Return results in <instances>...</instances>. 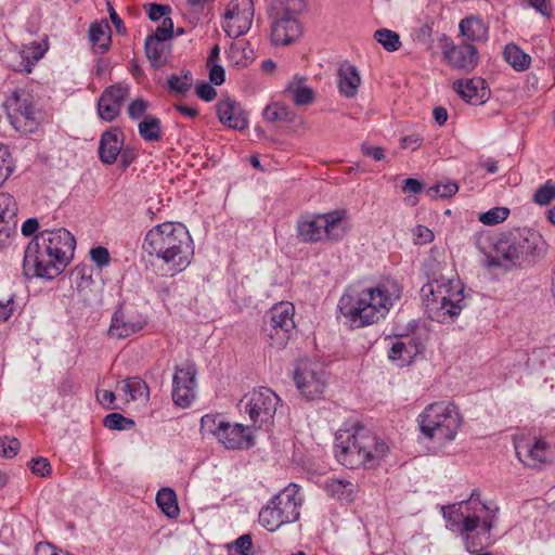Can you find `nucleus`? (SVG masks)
<instances>
[{
	"label": "nucleus",
	"instance_id": "423d86ee",
	"mask_svg": "<svg viewBox=\"0 0 555 555\" xmlns=\"http://www.w3.org/2000/svg\"><path fill=\"white\" fill-rule=\"evenodd\" d=\"M421 433L429 440L451 441L462 424L459 408L452 402H434L418 415Z\"/></svg>",
	"mask_w": 555,
	"mask_h": 555
},
{
	"label": "nucleus",
	"instance_id": "c85d7f7f",
	"mask_svg": "<svg viewBox=\"0 0 555 555\" xmlns=\"http://www.w3.org/2000/svg\"><path fill=\"white\" fill-rule=\"evenodd\" d=\"M122 147V132L118 128L102 133L99 144V156L102 163L114 164Z\"/></svg>",
	"mask_w": 555,
	"mask_h": 555
},
{
	"label": "nucleus",
	"instance_id": "393cba45",
	"mask_svg": "<svg viewBox=\"0 0 555 555\" xmlns=\"http://www.w3.org/2000/svg\"><path fill=\"white\" fill-rule=\"evenodd\" d=\"M217 439L227 449H248L254 446V439L247 426L227 421Z\"/></svg>",
	"mask_w": 555,
	"mask_h": 555
},
{
	"label": "nucleus",
	"instance_id": "473e14b6",
	"mask_svg": "<svg viewBox=\"0 0 555 555\" xmlns=\"http://www.w3.org/2000/svg\"><path fill=\"white\" fill-rule=\"evenodd\" d=\"M420 352L418 345L412 338L406 340H397L393 343L389 351V359L392 361H401L400 365L409 364L411 360Z\"/></svg>",
	"mask_w": 555,
	"mask_h": 555
},
{
	"label": "nucleus",
	"instance_id": "680f3d73",
	"mask_svg": "<svg viewBox=\"0 0 555 555\" xmlns=\"http://www.w3.org/2000/svg\"><path fill=\"white\" fill-rule=\"evenodd\" d=\"M146 108H147L146 102L142 99H137V100L132 101L130 103V105L128 106V115L132 119H138L139 117H141L144 114Z\"/></svg>",
	"mask_w": 555,
	"mask_h": 555
},
{
	"label": "nucleus",
	"instance_id": "1a4fd4ad",
	"mask_svg": "<svg viewBox=\"0 0 555 555\" xmlns=\"http://www.w3.org/2000/svg\"><path fill=\"white\" fill-rule=\"evenodd\" d=\"M305 2H271L268 12L271 18V41L275 47L295 42L302 33L299 14Z\"/></svg>",
	"mask_w": 555,
	"mask_h": 555
},
{
	"label": "nucleus",
	"instance_id": "864d4df0",
	"mask_svg": "<svg viewBox=\"0 0 555 555\" xmlns=\"http://www.w3.org/2000/svg\"><path fill=\"white\" fill-rule=\"evenodd\" d=\"M173 33V22L170 17H165L159 26L156 27L155 31L151 34L149 37L157 38L160 41H165L168 43V40L171 39Z\"/></svg>",
	"mask_w": 555,
	"mask_h": 555
},
{
	"label": "nucleus",
	"instance_id": "338daca9",
	"mask_svg": "<svg viewBox=\"0 0 555 555\" xmlns=\"http://www.w3.org/2000/svg\"><path fill=\"white\" fill-rule=\"evenodd\" d=\"M98 401L100 404L104 405L107 409H116L113 404L115 400V393L111 390H102L96 393Z\"/></svg>",
	"mask_w": 555,
	"mask_h": 555
},
{
	"label": "nucleus",
	"instance_id": "6ab92c4d",
	"mask_svg": "<svg viewBox=\"0 0 555 555\" xmlns=\"http://www.w3.org/2000/svg\"><path fill=\"white\" fill-rule=\"evenodd\" d=\"M146 325L145 318L135 310L118 307L113 313L108 335L113 338H127Z\"/></svg>",
	"mask_w": 555,
	"mask_h": 555
},
{
	"label": "nucleus",
	"instance_id": "ea45409f",
	"mask_svg": "<svg viewBox=\"0 0 555 555\" xmlns=\"http://www.w3.org/2000/svg\"><path fill=\"white\" fill-rule=\"evenodd\" d=\"M167 42L160 41L157 38L146 37L144 44L145 55L151 61L154 67L159 66L162 57L165 51L167 50Z\"/></svg>",
	"mask_w": 555,
	"mask_h": 555
},
{
	"label": "nucleus",
	"instance_id": "9d476101",
	"mask_svg": "<svg viewBox=\"0 0 555 555\" xmlns=\"http://www.w3.org/2000/svg\"><path fill=\"white\" fill-rule=\"evenodd\" d=\"M3 108L15 130L33 132L38 124L39 112L33 95L26 90H14L3 102Z\"/></svg>",
	"mask_w": 555,
	"mask_h": 555
},
{
	"label": "nucleus",
	"instance_id": "0e129e2a",
	"mask_svg": "<svg viewBox=\"0 0 555 555\" xmlns=\"http://www.w3.org/2000/svg\"><path fill=\"white\" fill-rule=\"evenodd\" d=\"M361 152L363 155L372 157L376 162H380L385 158L384 149L378 146H369L363 144L361 146Z\"/></svg>",
	"mask_w": 555,
	"mask_h": 555
},
{
	"label": "nucleus",
	"instance_id": "0eeeda50",
	"mask_svg": "<svg viewBox=\"0 0 555 555\" xmlns=\"http://www.w3.org/2000/svg\"><path fill=\"white\" fill-rule=\"evenodd\" d=\"M302 503L300 487L289 483L260 509L259 524L269 531H275L283 525L295 522L300 517Z\"/></svg>",
	"mask_w": 555,
	"mask_h": 555
},
{
	"label": "nucleus",
	"instance_id": "774afa93",
	"mask_svg": "<svg viewBox=\"0 0 555 555\" xmlns=\"http://www.w3.org/2000/svg\"><path fill=\"white\" fill-rule=\"evenodd\" d=\"M402 190L405 193L417 194L422 192L423 184L417 179L408 178L403 181Z\"/></svg>",
	"mask_w": 555,
	"mask_h": 555
},
{
	"label": "nucleus",
	"instance_id": "f704fd0d",
	"mask_svg": "<svg viewBox=\"0 0 555 555\" xmlns=\"http://www.w3.org/2000/svg\"><path fill=\"white\" fill-rule=\"evenodd\" d=\"M460 33L463 37L472 41H482L487 39L488 29L481 20L475 16H468L461 21Z\"/></svg>",
	"mask_w": 555,
	"mask_h": 555
},
{
	"label": "nucleus",
	"instance_id": "20e7f679",
	"mask_svg": "<svg viewBox=\"0 0 555 555\" xmlns=\"http://www.w3.org/2000/svg\"><path fill=\"white\" fill-rule=\"evenodd\" d=\"M387 450L385 441L359 424L340 428L335 436V456L350 469L377 466Z\"/></svg>",
	"mask_w": 555,
	"mask_h": 555
},
{
	"label": "nucleus",
	"instance_id": "6e6552de",
	"mask_svg": "<svg viewBox=\"0 0 555 555\" xmlns=\"http://www.w3.org/2000/svg\"><path fill=\"white\" fill-rule=\"evenodd\" d=\"M346 219L345 209L301 216L297 221V235L305 243H317L324 238L339 241L346 233Z\"/></svg>",
	"mask_w": 555,
	"mask_h": 555
},
{
	"label": "nucleus",
	"instance_id": "c756f323",
	"mask_svg": "<svg viewBox=\"0 0 555 555\" xmlns=\"http://www.w3.org/2000/svg\"><path fill=\"white\" fill-rule=\"evenodd\" d=\"M337 77L340 94L349 99L354 98L361 83V77L357 67L345 62L339 66Z\"/></svg>",
	"mask_w": 555,
	"mask_h": 555
},
{
	"label": "nucleus",
	"instance_id": "a19ab883",
	"mask_svg": "<svg viewBox=\"0 0 555 555\" xmlns=\"http://www.w3.org/2000/svg\"><path fill=\"white\" fill-rule=\"evenodd\" d=\"M374 39L388 52H395L401 47L399 35L387 28L376 30L374 33Z\"/></svg>",
	"mask_w": 555,
	"mask_h": 555
},
{
	"label": "nucleus",
	"instance_id": "5fc2aeb1",
	"mask_svg": "<svg viewBox=\"0 0 555 555\" xmlns=\"http://www.w3.org/2000/svg\"><path fill=\"white\" fill-rule=\"evenodd\" d=\"M90 258L99 268L108 266L111 261L108 249L103 246L92 248L90 250Z\"/></svg>",
	"mask_w": 555,
	"mask_h": 555
},
{
	"label": "nucleus",
	"instance_id": "e2e57ef3",
	"mask_svg": "<svg viewBox=\"0 0 555 555\" xmlns=\"http://www.w3.org/2000/svg\"><path fill=\"white\" fill-rule=\"evenodd\" d=\"M414 234L416 244H426L434 240V233L424 225H417Z\"/></svg>",
	"mask_w": 555,
	"mask_h": 555
},
{
	"label": "nucleus",
	"instance_id": "4c0bfd02",
	"mask_svg": "<svg viewBox=\"0 0 555 555\" xmlns=\"http://www.w3.org/2000/svg\"><path fill=\"white\" fill-rule=\"evenodd\" d=\"M108 29L109 27L107 24L101 25L94 23L90 26L89 38L93 47L96 49V52L104 53L108 50L111 41Z\"/></svg>",
	"mask_w": 555,
	"mask_h": 555
},
{
	"label": "nucleus",
	"instance_id": "ddd939ff",
	"mask_svg": "<svg viewBox=\"0 0 555 555\" xmlns=\"http://www.w3.org/2000/svg\"><path fill=\"white\" fill-rule=\"evenodd\" d=\"M467 503L468 507L473 508V512L466 517L463 530L475 531L479 525H481V530L477 535H485L486 540L489 542L490 532L494 527V521L500 511L499 506L494 503L481 502L480 491L478 489L473 490L470 496L467 499Z\"/></svg>",
	"mask_w": 555,
	"mask_h": 555
},
{
	"label": "nucleus",
	"instance_id": "a878e982",
	"mask_svg": "<svg viewBox=\"0 0 555 555\" xmlns=\"http://www.w3.org/2000/svg\"><path fill=\"white\" fill-rule=\"evenodd\" d=\"M17 203L9 193H0V246L5 244L17 224Z\"/></svg>",
	"mask_w": 555,
	"mask_h": 555
},
{
	"label": "nucleus",
	"instance_id": "bf43d9fd",
	"mask_svg": "<svg viewBox=\"0 0 555 555\" xmlns=\"http://www.w3.org/2000/svg\"><path fill=\"white\" fill-rule=\"evenodd\" d=\"M195 92L199 99L206 102H210L217 96L216 89L211 85L204 81L196 86Z\"/></svg>",
	"mask_w": 555,
	"mask_h": 555
},
{
	"label": "nucleus",
	"instance_id": "58836bf2",
	"mask_svg": "<svg viewBox=\"0 0 555 555\" xmlns=\"http://www.w3.org/2000/svg\"><path fill=\"white\" fill-rule=\"evenodd\" d=\"M139 133L145 141H159L162 138L160 120L152 115L144 116L139 124Z\"/></svg>",
	"mask_w": 555,
	"mask_h": 555
},
{
	"label": "nucleus",
	"instance_id": "c9c22d12",
	"mask_svg": "<svg viewBox=\"0 0 555 555\" xmlns=\"http://www.w3.org/2000/svg\"><path fill=\"white\" fill-rule=\"evenodd\" d=\"M504 59L517 72L526 70L531 63V56L514 43L505 47Z\"/></svg>",
	"mask_w": 555,
	"mask_h": 555
},
{
	"label": "nucleus",
	"instance_id": "7c9ffc66",
	"mask_svg": "<svg viewBox=\"0 0 555 555\" xmlns=\"http://www.w3.org/2000/svg\"><path fill=\"white\" fill-rule=\"evenodd\" d=\"M323 488L330 496L341 503H351L357 498V487L348 480L327 479Z\"/></svg>",
	"mask_w": 555,
	"mask_h": 555
},
{
	"label": "nucleus",
	"instance_id": "7ed1b4c3",
	"mask_svg": "<svg viewBox=\"0 0 555 555\" xmlns=\"http://www.w3.org/2000/svg\"><path fill=\"white\" fill-rule=\"evenodd\" d=\"M400 297L401 288L398 283L387 282L361 292L344 294L338 308L350 327L360 328L383 319Z\"/></svg>",
	"mask_w": 555,
	"mask_h": 555
},
{
	"label": "nucleus",
	"instance_id": "13d9d810",
	"mask_svg": "<svg viewBox=\"0 0 555 555\" xmlns=\"http://www.w3.org/2000/svg\"><path fill=\"white\" fill-rule=\"evenodd\" d=\"M171 8L169 5L158 4L152 2L149 8V16L152 21H158L160 18L169 17Z\"/></svg>",
	"mask_w": 555,
	"mask_h": 555
},
{
	"label": "nucleus",
	"instance_id": "3c124183",
	"mask_svg": "<svg viewBox=\"0 0 555 555\" xmlns=\"http://www.w3.org/2000/svg\"><path fill=\"white\" fill-rule=\"evenodd\" d=\"M21 448L18 439L4 436L0 438V455L7 459L15 456Z\"/></svg>",
	"mask_w": 555,
	"mask_h": 555
},
{
	"label": "nucleus",
	"instance_id": "5701e85b",
	"mask_svg": "<svg viewBox=\"0 0 555 555\" xmlns=\"http://www.w3.org/2000/svg\"><path fill=\"white\" fill-rule=\"evenodd\" d=\"M443 56L452 68L463 72L473 70L478 63L477 49L469 43L446 46Z\"/></svg>",
	"mask_w": 555,
	"mask_h": 555
},
{
	"label": "nucleus",
	"instance_id": "de8ad7c7",
	"mask_svg": "<svg viewBox=\"0 0 555 555\" xmlns=\"http://www.w3.org/2000/svg\"><path fill=\"white\" fill-rule=\"evenodd\" d=\"M230 63L237 67H246L251 62V56H248L246 49L241 44H232L227 51Z\"/></svg>",
	"mask_w": 555,
	"mask_h": 555
},
{
	"label": "nucleus",
	"instance_id": "a211bd4d",
	"mask_svg": "<svg viewBox=\"0 0 555 555\" xmlns=\"http://www.w3.org/2000/svg\"><path fill=\"white\" fill-rule=\"evenodd\" d=\"M254 15V2H230L222 27L229 37L237 38L249 30Z\"/></svg>",
	"mask_w": 555,
	"mask_h": 555
},
{
	"label": "nucleus",
	"instance_id": "f3484780",
	"mask_svg": "<svg viewBox=\"0 0 555 555\" xmlns=\"http://www.w3.org/2000/svg\"><path fill=\"white\" fill-rule=\"evenodd\" d=\"M197 370L193 363L176 366L172 379V400L180 408H189L196 395Z\"/></svg>",
	"mask_w": 555,
	"mask_h": 555
},
{
	"label": "nucleus",
	"instance_id": "9b49d317",
	"mask_svg": "<svg viewBox=\"0 0 555 555\" xmlns=\"http://www.w3.org/2000/svg\"><path fill=\"white\" fill-rule=\"evenodd\" d=\"M250 421L259 428H269L273 424L280 398L267 387L253 389L241 400Z\"/></svg>",
	"mask_w": 555,
	"mask_h": 555
},
{
	"label": "nucleus",
	"instance_id": "4d7b16f0",
	"mask_svg": "<svg viewBox=\"0 0 555 555\" xmlns=\"http://www.w3.org/2000/svg\"><path fill=\"white\" fill-rule=\"evenodd\" d=\"M253 547V540L250 534H243L237 538L231 545V548L237 555H248Z\"/></svg>",
	"mask_w": 555,
	"mask_h": 555
},
{
	"label": "nucleus",
	"instance_id": "2f4dec72",
	"mask_svg": "<svg viewBox=\"0 0 555 555\" xmlns=\"http://www.w3.org/2000/svg\"><path fill=\"white\" fill-rule=\"evenodd\" d=\"M126 401H134L149 398V387L140 377H131L122 380L118 386Z\"/></svg>",
	"mask_w": 555,
	"mask_h": 555
},
{
	"label": "nucleus",
	"instance_id": "052dcab7",
	"mask_svg": "<svg viewBox=\"0 0 555 555\" xmlns=\"http://www.w3.org/2000/svg\"><path fill=\"white\" fill-rule=\"evenodd\" d=\"M424 142V138L418 133L405 135L401 139L400 144L402 149H410L412 151L418 150Z\"/></svg>",
	"mask_w": 555,
	"mask_h": 555
},
{
	"label": "nucleus",
	"instance_id": "b1692460",
	"mask_svg": "<svg viewBox=\"0 0 555 555\" xmlns=\"http://www.w3.org/2000/svg\"><path fill=\"white\" fill-rule=\"evenodd\" d=\"M425 312L429 319L441 324L453 323L463 309H451V299L443 296L422 297Z\"/></svg>",
	"mask_w": 555,
	"mask_h": 555
},
{
	"label": "nucleus",
	"instance_id": "dca6fc26",
	"mask_svg": "<svg viewBox=\"0 0 555 555\" xmlns=\"http://www.w3.org/2000/svg\"><path fill=\"white\" fill-rule=\"evenodd\" d=\"M464 284L456 276H444L439 275L429 280L421 288V296H443L451 299V309H464L465 297H464Z\"/></svg>",
	"mask_w": 555,
	"mask_h": 555
},
{
	"label": "nucleus",
	"instance_id": "49530a36",
	"mask_svg": "<svg viewBox=\"0 0 555 555\" xmlns=\"http://www.w3.org/2000/svg\"><path fill=\"white\" fill-rule=\"evenodd\" d=\"M224 420L220 415L206 414L201 420V429L205 434H209L218 438L221 427H223Z\"/></svg>",
	"mask_w": 555,
	"mask_h": 555
},
{
	"label": "nucleus",
	"instance_id": "cd10ccee",
	"mask_svg": "<svg viewBox=\"0 0 555 555\" xmlns=\"http://www.w3.org/2000/svg\"><path fill=\"white\" fill-rule=\"evenodd\" d=\"M217 115L221 124L235 130H243L248 125V119L240 104L227 98L218 102Z\"/></svg>",
	"mask_w": 555,
	"mask_h": 555
},
{
	"label": "nucleus",
	"instance_id": "4468645a",
	"mask_svg": "<svg viewBox=\"0 0 555 555\" xmlns=\"http://www.w3.org/2000/svg\"><path fill=\"white\" fill-rule=\"evenodd\" d=\"M294 380L300 393L309 400L321 397L326 386L323 370L318 364L306 360L297 363Z\"/></svg>",
	"mask_w": 555,
	"mask_h": 555
},
{
	"label": "nucleus",
	"instance_id": "f8f14e48",
	"mask_svg": "<svg viewBox=\"0 0 555 555\" xmlns=\"http://www.w3.org/2000/svg\"><path fill=\"white\" fill-rule=\"evenodd\" d=\"M295 307L282 301L270 310V320L266 322L264 333L269 344L278 349L284 348L295 333Z\"/></svg>",
	"mask_w": 555,
	"mask_h": 555
},
{
	"label": "nucleus",
	"instance_id": "412c9836",
	"mask_svg": "<svg viewBox=\"0 0 555 555\" xmlns=\"http://www.w3.org/2000/svg\"><path fill=\"white\" fill-rule=\"evenodd\" d=\"M48 48L47 38L40 42L33 41L25 44L22 50L12 52L9 66L15 72L30 73L34 65L43 57Z\"/></svg>",
	"mask_w": 555,
	"mask_h": 555
},
{
	"label": "nucleus",
	"instance_id": "72a5a7b5",
	"mask_svg": "<svg viewBox=\"0 0 555 555\" xmlns=\"http://www.w3.org/2000/svg\"><path fill=\"white\" fill-rule=\"evenodd\" d=\"M286 92L298 106L310 104L314 99L313 90L305 83V79L301 77H295L288 83Z\"/></svg>",
	"mask_w": 555,
	"mask_h": 555
},
{
	"label": "nucleus",
	"instance_id": "f257e3e1",
	"mask_svg": "<svg viewBox=\"0 0 555 555\" xmlns=\"http://www.w3.org/2000/svg\"><path fill=\"white\" fill-rule=\"evenodd\" d=\"M75 247L76 240L65 228L40 231L25 249V276L54 279L73 259Z\"/></svg>",
	"mask_w": 555,
	"mask_h": 555
},
{
	"label": "nucleus",
	"instance_id": "09e8293b",
	"mask_svg": "<svg viewBox=\"0 0 555 555\" xmlns=\"http://www.w3.org/2000/svg\"><path fill=\"white\" fill-rule=\"evenodd\" d=\"M103 423L106 428L114 430H126L134 426V422L131 418L125 417L120 413L106 415Z\"/></svg>",
	"mask_w": 555,
	"mask_h": 555
},
{
	"label": "nucleus",
	"instance_id": "2eb2a0df",
	"mask_svg": "<svg viewBox=\"0 0 555 555\" xmlns=\"http://www.w3.org/2000/svg\"><path fill=\"white\" fill-rule=\"evenodd\" d=\"M517 459L527 467L541 469L546 463L548 444L541 438L515 435L513 438Z\"/></svg>",
	"mask_w": 555,
	"mask_h": 555
},
{
	"label": "nucleus",
	"instance_id": "69168bd1",
	"mask_svg": "<svg viewBox=\"0 0 555 555\" xmlns=\"http://www.w3.org/2000/svg\"><path fill=\"white\" fill-rule=\"evenodd\" d=\"M433 35V26L429 23L422 25L415 31V40L418 42L427 43L430 41Z\"/></svg>",
	"mask_w": 555,
	"mask_h": 555
},
{
	"label": "nucleus",
	"instance_id": "39448f33",
	"mask_svg": "<svg viewBox=\"0 0 555 555\" xmlns=\"http://www.w3.org/2000/svg\"><path fill=\"white\" fill-rule=\"evenodd\" d=\"M545 242L542 235L531 228H516L502 233L493 244L498 264L511 267L521 266L531 257L544 251Z\"/></svg>",
	"mask_w": 555,
	"mask_h": 555
},
{
	"label": "nucleus",
	"instance_id": "aec40b11",
	"mask_svg": "<svg viewBox=\"0 0 555 555\" xmlns=\"http://www.w3.org/2000/svg\"><path fill=\"white\" fill-rule=\"evenodd\" d=\"M472 512L473 508L468 507L467 500H463L457 504L441 506L442 516L448 524L447 527L452 530H459L465 541L466 550L470 553H475L477 547H481L482 544L476 543V537L470 534L473 531L463 530L464 521Z\"/></svg>",
	"mask_w": 555,
	"mask_h": 555
},
{
	"label": "nucleus",
	"instance_id": "603ef678",
	"mask_svg": "<svg viewBox=\"0 0 555 555\" xmlns=\"http://www.w3.org/2000/svg\"><path fill=\"white\" fill-rule=\"evenodd\" d=\"M459 190L456 183H439L428 189L427 193L431 197H450L454 195Z\"/></svg>",
	"mask_w": 555,
	"mask_h": 555
},
{
	"label": "nucleus",
	"instance_id": "e433bc0d",
	"mask_svg": "<svg viewBox=\"0 0 555 555\" xmlns=\"http://www.w3.org/2000/svg\"><path fill=\"white\" fill-rule=\"evenodd\" d=\"M156 503L162 512L169 518L179 516L177 495L170 488H163L156 494Z\"/></svg>",
	"mask_w": 555,
	"mask_h": 555
},
{
	"label": "nucleus",
	"instance_id": "a18cd8bd",
	"mask_svg": "<svg viewBox=\"0 0 555 555\" xmlns=\"http://www.w3.org/2000/svg\"><path fill=\"white\" fill-rule=\"evenodd\" d=\"M555 199V183L547 180L544 184L540 185L534 195L533 202L540 206L548 205Z\"/></svg>",
	"mask_w": 555,
	"mask_h": 555
},
{
	"label": "nucleus",
	"instance_id": "79ce46f5",
	"mask_svg": "<svg viewBox=\"0 0 555 555\" xmlns=\"http://www.w3.org/2000/svg\"><path fill=\"white\" fill-rule=\"evenodd\" d=\"M263 117L267 121L291 122L294 119V113L288 107L280 104L268 105L263 111Z\"/></svg>",
	"mask_w": 555,
	"mask_h": 555
},
{
	"label": "nucleus",
	"instance_id": "6e6d98bb",
	"mask_svg": "<svg viewBox=\"0 0 555 555\" xmlns=\"http://www.w3.org/2000/svg\"><path fill=\"white\" fill-rule=\"evenodd\" d=\"M31 472L41 477H46L51 473V465L44 457H35L28 462Z\"/></svg>",
	"mask_w": 555,
	"mask_h": 555
},
{
	"label": "nucleus",
	"instance_id": "f03ea898",
	"mask_svg": "<svg viewBox=\"0 0 555 555\" xmlns=\"http://www.w3.org/2000/svg\"><path fill=\"white\" fill-rule=\"evenodd\" d=\"M143 250L154 257L163 275L175 276L185 270L194 256L192 237L188 229L176 222L153 227L145 235Z\"/></svg>",
	"mask_w": 555,
	"mask_h": 555
},
{
	"label": "nucleus",
	"instance_id": "4be33fe9",
	"mask_svg": "<svg viewBox=\"0 0 555 555\" xmlns=\"http://www.w3.org/2000/svg\"><path fill=\"white\" fill-rule=\"evenodd\" d=\"M128 91V87L120 83L106 88L98 102L99 116L105 121L114 120L120 113Z\"/></svg>",
	"mask_w": 555,
	"mask_h": 555
},
{
	"label": "nucleus",
	"instance_id": "c03bdc74",
	"mask_svg": "<svg viewBox=\"0 0 555 555\" xmlns=\"http://www.w3.org/2000/svg\"><path fill=\"white\" fill-rule=\"evenodd\" d=\"M509 212L511 210L507 207H493L488 211L480 212L478 220L485 225H496L505 221Z\"/></svg>",
	"mask_w": 555,
	"mask_h": 555
},
{
	"label": "nucleus",
	"instance_id": "37998d69",
	"mask_svg": "<svg viewBox=\"0 0 555 555\" xmlns=\"http://www.w3.org/2000/svg\"><path fill=\"white\" fill-rule=\"evenodd\" d=\"M192 85L193 76L190 72H182L181 76L171 75L167 81L168 89L179 94H185Z\"/></svg>",
	"mask_w": 555,
	"mask_h": 555
},
{
	"label": "nucleus",
	"instance_id": "8fccbe9b",
	"mask_svg": "<svg viewBox=\"0 0 555 555\" xmlns=\"http://www.w3.org/2000/svg\"><path fill=\"white\" fill-rule=\"evenodd\" d=\"M13 171L11 153L7 146L0 143V185H2Z\"/></svg>",
	"mask_w": 555,
	"mask_h": 555
},
{
	"label": "nucleus",
	"instance_id": "bb28decb",
	"mask_svg": "<svg viewBox=\"0 0 555 555\" xmlns=\"http://www.w3.org/2000/svg\"><path fill=\"white\" fill-rule=\"evenodd\" d=\"M453 89L467 103L473 105L483 104L490 96V89L481 78H472L465 81L457 80Z\"/></svg>",
	"mask_w": 555,
	"mask_h": 555
}]
</instances>
